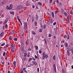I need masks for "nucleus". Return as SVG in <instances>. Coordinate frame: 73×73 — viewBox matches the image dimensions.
I'll use <instances>...</instances> for the list:
<instances>
[{
  "label": "nucleus",
  "instance_id": "63",
  "mask_svg": "<svg viewBox=\"0 0 73 73\" xmlns=\"http://www.w3.org/2000/svg\"><path fill=\"white\" fill-rule=\"evenodd\" d=\"M56 3H58V4H59V1H58V0H56Z\"/></svg>",
  "mask_w": 73,
  "mask_h": 73
},
{
  "label": "nucleus",
  "instance_id": "1",
  "mask_svg": "<svg viewBox=\"0 0 73 73\" xmlns=\"http://www.w3.org/2000/svg\"><path fill=\"white\" fill-rule=\"evenodd\" d=\"M17 9L19 10H21V9H23V6L21 5H19L17 6Z\"/></svg>",
  "mask_w": 73,
  "mask_h": 73
},
{
  "label": "nucleus",
  "instance_id": "26",
  "mask_svg": "<svg viewBox=\"0 0 73 73\" xmlns=\"http://www.w3.org/2000/svg\"><path fill=\"white\" fill-rule=\"evenodd\" d=\"M38 4L40 5V6L42 5V3L40 2H38Z\"/></svg>",
  "mask_w": 73,
  "mask_h": 73
},
{
  "label": "nucleus",
  "instance_id": "57",
  "mask_svg": "<svg viewBox=\"0 0 73 73\" xmlns=\"http://www.w3.org/2000/svg\"><path fill=\"white\" fill-rule=\"evenodd\" d=\"M5 52H3V56H5Z\"/></svg>",
  "mask_w": 73,
  "mask_h": 73
},
{
  "label": "nucleus",
  "instance_id": "24",
  "mask_svg": "<svg viewBox=\"0 0 73 73\" xmlns=\"http://www.w3.org/2000/svg\"><path fill=\"white\" fill-rule=\"evenodd\" d=\"M71 13L72 15H73V9H72V10L71 11Z\"/></svg>",
  "mask_w": 73,
  "mask_h": 73
},
{
  "label": "nucleus",
  "instance_id": "36",
  "mask_svg": "<svg viewBox=\"0 0 73 73\" xmlns=\"http://www.w3.org/2000/svg\"><path fill=\"white\" fill-rule=\"evenodd\" d=\"M10 14L11 15H14V13L13 12H10Z\"/></svg>",
  "mask_w": 73,
  "mask_h": 73
},
{
  "label": "nucleus",
  "instance_id": "59",
  "mask_svg": "<svg viewBox=\"0 0 73 73\" xmlns=\"http://www.w3.org/2000/svg\"><path fill=\"white\" fill-rule=\"evenodd\" d=\"M73 44L72 42L70 43V45L71 46H73Z\"/></svg>",
  "mask_w": 73,
  "mask_h": 73
},
{
  "label": "nucleus",
  "instance_id": "37",
  "mask_svg": "<svg viewBox=\"0 0 73 73\" xmlns=\"http://www.w3.org/2000/svg\"><path fill=\"white\" fill-rule=\"evenodd\" d=\"M23 53L24 54L26 53V51L25 50H23Z\"/></svg>",
  "mask_w": 73,
  "mask_h": 73
},
{
  "label": "nucleus",
  "instance_id": "38",
  "mask_svg": "<svg viewBox=\"0 0 73 73\" xmlns=\"http://www.w3.org/2000/svg\"><path fill=\"white\" fill-rule=\"evenodd\" d=\"M14 40L15 41H17V38H14Z\"/></svg>",
  "mask_w": 73,
  "mask_h": 73
},
{
  "label": "nucleus",
  "instance_id": "33",
  "mask_svg": "<svg viewBox=\"0 0 73 73\" xmlns=\"http://www.w3.org/2000/svg\"><path fill=\"white\" fill-rule=\"evenodd\" d=\"M57 5H59V6H62V3H60L59 4H57Z\"/></svg>",
  "mask_w": 73,
  "mask_h": 73
},
{
  "label": "nucleus",
  "instance_id": "3",
  "mask_svg": "<svg viewBox=\"0 0 73 73\" xmlns=\"http://www.w3.org/2000/svg\"><path fill=\"white\" fill-rule=\"evenodd\" d=\"M53 69H54V71L55 72H56V65L55 64H53Z\"/></svg>",
  "mask_w": 73,
  "mask_h": 73
},
{
  "label": "nucleus",
  "instance_id": "12",
  "mask_svg": "<svg viewBox=\"0 0 73 73\" xmlns=\"http://www.w3.org/2000/svg\"><path fill=\"white\" fill-rule=\"evenodd\" d=\"M12 7H13L12 4H10V6H9V9L10 10H11L12 9Z\"/></svg>",
  "mask_w": 73,
  "mask_h": 73
},
{
  "label": "nucleus",
  "instance_id": "56",
  "mask_svg": "<svg viewBox=\"0 0 73 73\" xmlns=\"http://www.w3.org/2000/svg\"><path fill=\"white\" fill-rule=\"evenodd\" d=\"M9 44H7L6 46V47L8 48L9 46Z\"/></svg>",
  "mask_w": 73,
  "mask_h": 73
},
{
  "label": "nucleus",
  "instance_id": "49",
  "mask_svg": "<svg viewBox=\"0 0 73 73\" xmlns=\"http://www.w3.org/2000/svg\"><path fill=\"white\" fill-rule=\"evenodd\" d=\"M37 71L38 73H39V68H38L37 69Z\"/></svg>",
  "mask_w": 73,
  "mask_h": 73
},
{
  "label": "nucleus",
  "instance_id": "29",
  "mask_svg": "<svg viewBox=\"0 0 73 73\" xmlns=\"http://www.w3.org/2000/svg\"><path fill=\"white\" fill-rule=\"evenodd\" d=\"M47 23L48 25H49L50 24V21H48Z\"/></svg>",
  "mask_w": 73,
  "mask_h": 73
},
{
  "label": "nucleus",
  "instance_id": "35",
  "mask_svg": "<svg viewBox=\"0 0 73 73\" xmlns=\"http://www.w3.org/2000/svg\"><path fill=\"white\" fill-rule=\"evenodd\" d=\"M55 56L54 55L53 56V60H55Z\"/></svg>",
  "mask_w": 73,
  "mask_h": 73
},
{
  "label": "nucleus",
  "instance_id": "51",
  "mask_svg": "<svg viewBox=\"0 0 73 73\" xmlns=\"http://www.w3.org/2000/svg\"><path fill=\"white\" fill-rule=\"evenodd\" d=\"M25 54L24 55V56L25 57H26L27 56V54L25 53V54Z\"/></svg>",
  "mask_w": 73,
  "mask_h": 73
},
{
  "label": "nucleus",
  "instance_id": "17",
  "mask_svg": "<svg viewBox=\"0 0 73 73\" xmlns=\"http://www.w3.org/2000/svg\"><path fill=\"white\" fill-rule=\"evenodd\" d=\"M35 26H37V22L36 21L35 23Z\"/></svg>",
  "mask_w": 73,
  "mask_h": 73
},
{
  "label": "nucleus",
  "instance_id": "60",
  "mask_svg": "<svg viewBox=\"0 0 73 73\" xmlns=\"http://www.w3.org/2000/svg\"><path fill=\"white\" fill-rule=\"evenodd\" d=\"M48 17L50 18L51 17L50 15L49 14V15L47 16Z\"/></svg>",
  "mask_w": 73,
  "mask_h": 73
},
{
  "label": "nucleus",
  "instance_id": "48",
  "mask_svg": "<svg viewBox=\"0 0 73 73\" xmlns=\"http://www.w3.org/2000/svg\"><path fill=\"white\" fill-rule=\"evenodd\" d=\"M39 53L40 54H41V53H42V50H39Z\"/></svg>",
  "mask_w": 73,
  "mask_h": 73
},
{
  "label": "nucleus",
  "instance_id": "52",
  "mask_svg": "<svg viewBox=\"0 0 73 73\" xmlns=\"http://www.w3.org/2000/svg\"><path fill=\"white\" fill-rule=\"evenodd\" d=\"M5 43H3V44H1V46H4L5 45Z\"/></svg>",
  "mask_w": 73,
  "mask_h": 73
},
{
  "label": "nucleus",
  "instance_id": "23",
  "mask_svg": "<svg viewBox=\"0 0 73 73\" xmlns=\"http://www.w3.org/2000/svg\"><path fill=\"white\" fill-rule=\"evenodd\" d=\"M23 70L25 72L27 73V71L26 70V68H24Z\"/></svg>",
  "mask_w": 73,
  "mask_h": 73
},
{
  "label": "nucleus",
  "instance_id": "19",
  "mask_svg": "<svg viewBox=\"0 0 73 73\" xmlns=\"http://www.w3.org/2000/svg\"><path fill=\"white\" fill-rule=\"evenodd\" d=\"M65 46H66V47H68V44L67 42H65Z\"/></svg>",
  "mask_w": 73,
  "mask_h": 73
},
{
  "label": "nucleus",
  "instance_id": "31",
  "mask_svg": "<svg viewBox=\"0 0 73 73\" xmlns=\"http://www.w3.org/2000/svg\"><path fill=\"white\" fill-rule=\"evenodd\" d=\"M6 9H8V10H10V9H9V6H7L6 7Z\"/></svg>",
  "mask_w": 73,
  "mask_h": 73
},
{
  "label": "nucleus",
  "instance_id": "43",
  "mask_svg": "<svg viewBox=\"0 0 73 73\" xmlns=\"http://www.w3.org/2000/svg\"><path fill=\"white\" fill-rule=\"evenodd\" d=\"M30 5V3H28L26 4V6H28Z\"/></svg>",
  "mask_w": 73,
  "mask_h": 73
},
{
  "label": "nucleus",
  "instance_id": "50",
  "mask_svg": "<svg viewBox=\"0 0 73 73\" xmlns=\"http://www.w3.org/2000/svg\"><path fill=\"white\" fill-rule=\"evenodd\" d=\"M50 23H51V24H52V22H53L51 20H50Z\"/></svg>",
  "mask_w": 73,
  "mask_h": 73
},
{
  "label": "nucleus",
  "instance_id": "7",
  "mask_svg": "<svg viewBox=\"0 0 73 73\" xmlns=\"http://www.w3.org/2000/svg\"><path fill=\"white\" fill-rule=\"evenodd\" d=\"M6 3V1H5V0L4 1H3L2 3L1 2L0 3V5H2V4H5Z\"/></svg>",
  "mask_w": 73,
  "mask_h": 73
},
{
  "label": "nucleus",
  "instance_id": "58",
  "mask_svg": "<svg viewBox=\"0 0 73 73\" xmlns=\"http://www.w3.org/2000/svg\"><path fill=\"white\" fill-rule=\"evenodd\" d=\"M67 20L68 21V23H70V20L69 19H67Z\"/></svg>",
  "mask_w": 73,
  "mask_h": 73
},
{
  "label": "nucleus",
  "instance_id": "53",
  "mask_svg": "<svg viewBox=\"0 0 73 73\" xmlns=\"http://www.w3.org/2000/svg\"><path fill=\"white\" fill-rule=\"evenodd\" d=\"M32 59L34 60V61H35L36 60V59L34 57H32Z\"/></svg>",
  "mask_w": 73,
  "mask_h": 73
},
{
  "label": "nucleus",
  "instance_id": "32",
  "mask_svg": "<svg viewBox=\"0 0 73 73\" xmlns=\"http://www.w3.org/2000/svg\"><path fill=\"white\" fill-rule=\"evenodd\" d=\"M15 50V49H13V48L12 49H11V52L13 53H14V50Z\"/></svg>",
  "mask_w": 73,
  "mask_h": 73
},
{
  "label": "nucleus",
  "instance_id": "8",
  "mask_svg": "<svg viewBox=\"0 0 73 73\" xmlns=\"http://www.w3.org/2000/svg\"><path fill=\"white\" fill-rule=\"evenodd\" d=\"M11 46V48L12 49H15V46L12 43L10 44Z\"/></svg>",
  "mask_w": 73,
  "mask_h": 73
},
{
  "label": "nucleus",
  "instance_id": "22",
  "mask_svg": "<svg viewBox=\"0 0 73 73\" xmlns=\"http://www.w3.org/2000/svg\"><path fill=\"white\" fill-rule=\"evenodd\" d=\"M16 62L14 61L13 62V64L14 65V66L15 67H16Z\"/></svg>",
  "mask_w": 73,
  "mask_h": 73
},
{
  "label": "nucleus",
  "instance_id": "54",
  "mask_svg": "<svg viewBox=\"0 0 73 73\" xmlns=\"http://www.w3.org/2000/svg\"><path fill=\"white\" fill-rule=\"evenodd\" d=\"M24 60L26 62L27 61V58H24Z\"/></svg>",
  "mask_w": 73,
  "mask_h": 73
},
{
  "label": "nucleus",
  "instance_id": "62",
  "mask_svg": "<svg viewBox=\"0 0 73 73\" xmlns=\"http://www.w3.org/2000/svg\"><path fill=\"white\" fill-rule=\"evenodd\" d=\"M35 58L36 59H37V56L36 55H35Z\"/></svg>",
  "mask_w": 73,
  "mask_h": 73
},
{
  "label": "nucleus",
  "instance_id": "34",
  "mask_svg": "<svg viewBox=\"0 0 73 73\" xmlns=\"http://www.w3.org/2000/svg\"><path fill=\"white\" fill-rule=\"evenodd\" d=\"M53 29H54V30L55 31V32H56V31H57V29L56 28V29H55V28H54Z\"/></svg>",
  "mask_w": 73,
  "mask_h": 73
},
{
  "label": "nucleus",
  "instance_id": "15",
  "mask_svg": "<svg viewBox=\"0 0 73 73\" xmlns=\"http://www.w3.org/2000/svg\"><path fill=\"white\" fill-rule=\"evenodd\" d=\"M31 33L33 34L34 35H36V33L34 31H31Z\"/></svg>",
  "mask_w": 73,
  "mask_h": 73
},
{
  "label": "nucleus",
  "instance_id": "27",
  "mask_svg": "<svg viewBox=\"0 0 73 73\" xmlns=\"http://www.w3.org/2000/svg\"><path fill=\"white\" fill-rule=\"evenodd\" d=\"M61 11L62 13L63 14V13H64V9H61Z\"/></svg>",
  "mask_w": 73,
  "mask_h": 73
},
{
  "label": "nucleus",
  "instance_id": "4",
  "mask_svg": "<svg viewBox=\"0 0 73 73\" xmlns=\"http://www.w3.org/2000/svg\"><path fill=\"white\" fill-rule=\"evenodd\" d=\"M24 44H22L21 45V51H23L24 48Z\"/></svg>",
  "mask_w": 73,
  "mask_h": 73
},
{
  "label": "nucleus",
  "instance_id": "20",
  "mask_svg": "<svg viewBox=\"0 0 73 73\" xmlns=\"http://www.w3.org/2000/svg\"><path fill=\"white\" fill-rule=\"evenodd\" d=\"M52 15L53 18H54V15L53 12H52Z\"/></svg>",
  "mask_w": 73,
  "mask_h": 73
},
{
  "label": "nucleus",
  "instance_id": "28",
  "mask_svg": "<svg viewBox=\"0 0 73 73\" xmlns=\"http://www.w3.org/2000/svg\"><path fill=\"white\" fill-rule=\"evenodd\" d=\"M67 53L68 55L69 56L70 55V53H69V51L68 50H67Z\"/></svg>",
  "mask_w": 73,
  "mask_h": 73
},
{
  "label": "nucleus",
  "instance_id": "42",
  "mask_svg": "<svg viewBox=\"0 0 73 73\" xmlns=\"http://www.w3.org/2000/svg\"><path fill=\"white\" fill-rule=\"evenodd\" d=\"M9 40H13V39H12V37L11 36H9Z\"/></svg>",
  "mask_w": 73,
  "mask_h": 73
},
{
  "label": "nucleus",
  "instance_id": "25",
  "mask_svg": "<svg viewBox=\"0 0 73 73\" xmlns=\"http://www.w3.org/2000/svg\"><path fill=\"white\" fill-rule=\"evenodd\" d=\"M64 14L65 17H67V14L66 12H64Z\"/></svg>",
  "mask_w": 73,
  "mask_h": 73
},
{
  "label": "nucleus",
  "instance_id": "14",
  "mask_svg": "<svg viewBox=\"0 0 73 73\" xmlns=\"http://www.w3.org/2000/svg\"><path fill=\"white\" fill-rule=\"evenodd\" d=\"M35 47L36 50H38V47L37 45H35Z\"/></svg>",
  "mask_w": 73,
  "mask_h": 73
},
{
  "label": "nucleus",
  "instance_id": "41",
  "mask_svg": "<svg viewBox=\"0 0 73 73\" xmlns=\"http://www.w3.org/2000/svg\"><path fill=\"white\" fill-rule=\"evenodd\" d=\"M45 57L46 58H48V56L47 55H46V53H45Z\"/></svg>",
  "mask_w": 73,
  "mask_h": 73
},
{
  "label": "nucleus",
  "instance_id": "9",
  "mask_svg": "<svg viewBox=\"0 0 73 73\" xmlns=\"http://www.w3.org/2000/svg\"><path fill=\"white\" fill-rule=\"evenodd\" d=\"M4 32H2L0 35V37H3L4 36Z\"/></svg>",
  "mask_w": 73,
  "mask_h": 73
},
{
  "label": "nucleus",
  "instance_id": "47",
  "mask_svg": "<svg viewBox=\"0 0 73 73\" xmlns=\"http://www.w3.org/2000/svg\"><path fill=\"white\" fill-rule=\"evenodd\" d=\"M17 19L18 21H19L20 20L19 18V17L18 16H17Z\"/></svg>",
  "mask_w": 73,
  "mask_h": 73
},
{
  "label": "nucleus",
  "instance_id": "5",
  "mask_svg": "<svg viewBox=\"0 0 73 73\" xmlns=\"http://www.w3.org/2000/svg\"><path fill=\"white\" fill-rule=\"evenodd\" d=\"M64 37L65 39H66V38H67L68 39H69V38H70L68 34H67L66 35H64Z\"/></svg>",
  "mask_w": 73,
  "mask_h": 73
},
{
  "label": "nucleus",
  "instance_id": "10",
  "mask_svg": "<svg viewBox=\"0 0 73 73\" xmlns=\"http://www.w3.org/2000/svg\"><path fill=\"white\" fill-rule=\"evenodd\" d=\"M8 21H9L8 18H7V19H6L4 21V23L5 24H6L7 23V22Z\"/></svg>",
  "mask_w": 73,
  "mask_h": 73
},
{
  "label": "nucleus",
  "instance_id": "64",
  "mask_svg": "<svg viewBox=\"0 0 73 73\" xmlns=\"http://www.w3.org/2000/svg\"><path fill=\"white\" fill-rule=\"evenodd\" d=\"M31 49L30 48H29L28 49V50L29 51H31Z\"/></svg>",
  "mask_w": 73,
  "mask_h": 73
},
{
  "label": "nucleus",
  "instance_id": "11",
  "mask_svg": "<svg viewBox=\"0 0 73 73\" xmlns=\"http://www.w3.org/2000/svg\"><path fill=\"white\" fill-rule=\"evenodd\" d=\"M35 17L34 16H32V22H34V21L35 20Z\"/></svg>",
  "mask_w": 73,
  "mask_h": 73
},
{
  "label": "nucleus",
  "instance_id": "13",
  "mask_svg": "<svg viewBox=\"0 0 73 73\" xmlns=\"http://www.w3.org/2000/svg\"><path fill=\"white\" fill-rule=\"evenodd\" d=\"M33 64H35V66H36L37 65V63L35 61H33Z\"/></svg>",
  "mask_w": 73,
  "mask_h": 73
},
{
  "label": "nucleus",
  "instance_id": "6",
  "mask_svg": "<svg viewBox=\"0 0 73 73\" xmlns=\"http://www.w3.org/2000/svg\"><path fill=\"white\" fill-rule=\"evenodd\" d=\"M45 52H44L43 54L42 59L43 60L45 58Z\"/></svg>",
  "mask_w": 73,
  "mask_h": 73
},
{
  "label": "nucleus",
  "instance_id": "2",
  "mask_svg": "<svg viewBox=\"0 0 73 73\" xmlns=\"http://www.w3.org/2000/svg\"><path fill=\"white\" fill-rule=\"evenodd\" d=\"M23 29L25 30H27V23L26 22H25L24 23V28H23Z\"/></svg>",
  "mask_w": 73,
  "mask_h": 73
},
{
  "label": "nucleus",
  "instance_id": "46",
  "mask_svg": "<svg viewBox=\"0 0 73 73\" xmlns=\"http://www.w3.org/2000/svg\"><path fill=\"white\" fill-rule=\"evenodd\" d=\"M42 31V30L41 29H40V30L39 31L40 33H41Z\"/></svg>",
  "mask_w": 73,
  "mask_h": 73
},
{
  "label": "nucleus",
  "instance_id": "30",
  "mask_svg": "<svg viewBox=\"0 0 73 73\" xmlns=\"http://www.w3.org/2000/svg\"><path fill=\"white\" fill-rule=\"evenodd\" d=\"M44 41L45 42V44H47V42H46V38H45L44 39Z\"/></svg>",
  "mask_w": 73,
  "mask_h": 73
},
{
  "label": "nucleus",
  "instance_id": "21",
  "mask_svg": "<svg viewBox=\"0 0 73 73\" xmlns=\"http://www.w3.org/2000/svg\"><path fill=\"white\" fill-rule=\"evenodd\" d=\"M38 16L37 15H36V20L37 21L38 19Z\"/></svg>",
  "mask_w": 73,
  "mask_h": 73
},
{
  "label": "nucleus",
  "instance_id": "16",
  "mask_svg": "<svg viewBox=\"0 0 73 73\" xmlns=\"http://www.w3.org/2000/svg\"><path fill=\"white\" fill-rule=\"evenodd\" d=\"M5 28L6 29H7L8 28V25H7V24H5Z\"/></svg>",
  "mask_w": 73,
  "mask_h": 73
},
{
  "label": "nucleus",
  "instance_id": "18",
  "mask_svg": "<svg viewBox=\"0 0 73 73\" xmlns=\"http://www.w3.org/2000/svg\"><path fill=\"white\" fill-rule=\"evenodd\" d=\"M46 27V24H44L43 26V28L44 27V29H45Z\"/></svg>",
  "mask_w": 73,
  "mask_h": 73
},
{
  "label": "nucleus",
  "instance_id": "61",
  "mask_svg": "<svg viewBox=\"0 0 73 73\" xmlns=\"http://www.w3.org/2000/svg\"><path fill=\"white\" fill-rule=\"evenodd\" d=\"M56 24V22H54V23H53V25H55Z\"/></svg>",
  "mask_w": 73,
  "mask_h": 73
},
{
  "label": "nucleus",
  "instance_id": "40",
  "mask_svg": "<svg viewBox=\"0 0 73 73\" xmlns=\"http://www.w3.org/2000/svg\"><path fill=\"white\" fill-rule=\"evenodd\" d=\"M14 33V32L13 31H12L11 32V34H13Z\"/></svg>",
  "mask_w": 73,
  "mask_h": 73
},
{
  "label": "nucleus",
  "instance_id": "44",
  "mask_svg": "<svg viewBox=\"0 0 73 73\" xmlns=\"http://www.w3.org/2000/svg\"><path fill=\"white\" fill-rule=\"evenodd\" d=\"M58 11L57 10L55 11L54 13L55 14H57L58 13Z\"/></svg>",
  "mask_w": 73,
  "mask_h": 73
},
{
  "label": "nucleus",
  "instance_id": "39",
  "mask_svg": "<svg viewBox=\"0 0 73 73\" xmlns=\"http://www.w3.org/2000/svg\"><path fill=\"white\" fill-rule=\"evenodd\" d=\"M51 36H52V35L50 34H49L48 37H51Z\"/></svg>",
  "mask_w": 73,
  "mask_h": 73
},
{
  "label": "nucleus",
  "instance_id": "55",
  "mask_svg": "<svg viewBox=\"0 0 73 73\" xmlns=\"http://www.w3.org/2000/svg\"><path fill=\"white\" fill-rule=\"evenodd\" d=\"M70 17L69 16H68L67 17V20L69 19V18Z\"/></svg>",
  "mask_w": 73,
  "mask_h": 73
},
{
  "label": "nucleus",
  "instance_id": "45",
  "mask_svg": "<svg viewBox=\"0 0 73 73\" xmlns=\"http://www.w3.org/2000/svg\"><path fill=\"white\" fill-rule=\"evenodd\" d=\"M62 72L63 73H65V70H64V69H62Z\"/></svg>",
  "mask_w": 73,
  "mask_h": 73
}]
</instances>
